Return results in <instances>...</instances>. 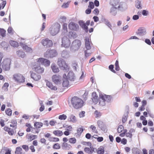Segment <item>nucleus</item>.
Returning a JSON list of instances; mask_svg holds the SVG:
<instances>
[{"label":"nucleus","mask_w":154,"mask_h":154,"mask_svg":"<svg viewBox=\"0 0 154 154\" xmlns=\"http://www.w3.org/2000/svg\"><path fill=\"white\" fill-rule=\"evenodd\" d=\"M51 141L54 142H56L59 141V139L57 137H52L51 138Z\"/></svg>","instance_id":"nucleus-56"},{"label":"nucleus","mask_w":154,"mask_h":154,"mask_svg":"<svg viewBox=\"0 0 154 154\" xmlns=\"http://www.w3.org/2000/svg\"><path fill=\"white\" fill-rule=\"evenodd\" d=\"M9 43L11 46L14 47H17L19 46L18 43L17 42L14 41L10 40Z\"/></svg>","instance_id":"nucleus-31"},{"label":"nucleus","mask_w":154,"mask_h":154,"mask_svg":"<svg viewBox=\"0 0 154 154\" xmlns=\"http://www.w3.org/2000/svg\"><path fill=\"white\" fill-rule=\"evenodd\" d=\"M141 2L140 1H137L136 2L135 6L136 8L138 9L141 8Z\"/></svg>","instance_id":"nucleus-45"},{"label":"nucleus","mask_w":154,"mask_h":154,"mask_svg":"<svg viewBox=\"0 0 154 154\" xmlns=\"http://www.w3.org/2000/svg\"><path fill=\"white\" fill-rule=\"evenodd\" d=\"M97 152L98 154H104V149L101 148H98Z\"/></svg>","instance_id":"nucleus-44"},{"label":"nucleus","mask_w":154,"mask_h":154,"mask_svg":"<svg viewBox=\"0 0 154 154\" xmlns=\"http://www.w3.org/2000/svg\"><path fill=\"white\" fill-rule=\"evenodd\" d=\"M37 136L36 135H29L28 136L27 138L29 141H31L37 138Z\"/></svg>","instance_id":"nucleus-34"},{"label":"nucleus","mask_w":154,"mask_h":154,"mask_svg":"<svg viewBox=\"0 0 154 154\" xmlns=\"http://www.w3.org/2000/svg\"><path fill=\"white\" fill-rule=\"evenodd\" d=\"M37 62L39 63L44 65L47 67L49 66L50 63V61L46 59L43 58H40L36 59Z\"/></svg>","instance_id":"nucleus-12"},{"label":"nucleus","mask_w":154,"mask_h":154,"mask_svg":"<svg viewBox=\"0 0 154 154\" xmlns=\"http://www.w3.org/2000/svg\"><path fill=\"white\" fill-rule=\"evenodd\" d=\"M85 56L86 57H88L91 54L92 52H88L87 50H85Z\"/></svg>","instance_id":"nucleus-62"},{"label":"nucleus","mask_w":154,"mask_h":154,"mask_svg":"<svg viewBox=\"0 0 154 154\" xmlns=\"http://www.w3.org/2000/svg\"><path fill=\"white\" fill-rule=\"evenodd\" d=\"M110 5L112 6L117 7L119 5H123L120 2V0H110Z\"/></svg>","instance_id":"nucleus-19"},{"label":"nucleus","mask_w":154,"mask_h":154,"mask_svg":"<svg viewBox=\"0 0 154 154\" xmlns=\"http://www.w3.org/2000/svg\"><path fill=\"white\" fill-rule=\"evenodd\" d=\"M29 149L31 150L32 152H34L35 150L33 145H31L30 146Z\"/></svg>","instance_id":"nucleus-64"},{"label":"nucleus","mask_w":154,"mask_h":154,"mask_svg":"<svg viewBox=\"0 0 154 154\" xmlns=\"http://www.w3.org/2000/svg\"><path fill=\"white\" fill-rule=\"evenodd\" d=\"M11 60L9 58L5 59L2 63V67L5 70L7 71L10 69V65L11 63Z\"/></svg>","instance_id":"nucleus-7"},{"label":"nucleus","mask_w":154,"mask_h":154,"mask_svg":"<svg viewBox=\"0 0 154 154\" xmlns=\"http://www.w3.org/2000/svg\"><path fill=\"white\" fill-rule=\"evenodd\" d=\"M94 114L96 118H98L100 117L101 115V113L99 112H98L97 110H96L94 112Z\"/></svg>","instance_id":"nucleus-48"},{"label":"nucleus","mask_w":154,"mask_h":154,"mask_svg":"<svg viewBox=\"0 0 154 154\" xmlns=\"http://www.w3.org/2000/svg\"><path fill=\"white\" fill-rule=\"evenodd\" d=\"M57 54V51L54 49L47 50L44 54L45 57L49 58L55 57Z\"/></svg>","instance_id":"nucleus-6"},{"label":"nucleus","mask_w":154,"mask_h":154,"mask_svg":"<svg viewBox=\"0 0 154 154\" xmlns=\"http://www.w3.org/2000/svg\"><path fill=\"white\" fill-rule=\"evenodd\" d=\"M8 32L9 34H13L14 33V31L12 27H9L8 29Z\"/></svg>","instance_id":"nucleus-54"},{"label":"nucleus","mask_w":154,"mask_h":154,"mask_svg":"<svg viewBox=\"0 0 154 154\" xmlns=\"http://www.w3.org/2000/svg\"><path fill=\"white\" fill-rule=\"evenodd\" d=\"M22 149L20 147H17L16 148V151L15 152V154H22Z\"/></svg>","instance_id":"nucleus-38"},{"label":"nucleus","mask_w":154,"mask_h":154,"mask_svg":"<svg viewBox=\"0 0 154 154\" xmlns=\"http://www.w3.org/2000/svg\"><path fill=\"white\" fill-rule=\"evenodd\" d=\"M125 136L127 137H129L130 138H132V135L131 132L125 133Z\"/></svg>","instance_id":"nucleus-57"},{"label":"nucleus","mask_w":154,"mask_h":154,"mask_svg":"<svg viewBox=\"0 0 154 154\" xmlns=\"http://www.w3.org/2000/svg\"><path fill=\"white\" fill-rule=\"evenodd\" d=\"M81 42L79 40L76 39L73 41L72 44V48L74 51L78 50L80 48Z\"/></svg>","instance_id":"nucleus-9"},{"label":"nucleus","mask_w":154,"mask_h":154,"mask_svg":"<svg viewBox=\"0 0 154 154\" xmlns=\"http://www.w3.org/2000/svg\"><path fill=\"white\" fill-rule=\"evenodd\" d=\"M5 113L7 115L9 116H11L12 115V112L11 110L9 108L7 109L5 111Z\"/></svg>","instance_id":"nucleus-43"},{"label":"nucleus","mask_w":154,"mask_h":154,"mask_svg":"<svg viewBox=\"0 0 154 154\" xmlns=\"http://www.w3.org/2000/svg\"><path fill=\"white\" fill-rule=\"evenodd\" d=\"M22 148L26 151H27L29 150V147L26 145H23L22 146Z\"/></svg>","instance_id":"nucleus-61"},{"label":"nucleus","mask_w":154,"mask_h":154,"mask_svg":"<svg viewBox=\"0 0 154 154\" xmlns=\"http://www.w3.org/2000/svg\"><path fill=\"white\" fill-rule=\"evenodd\" d=\"M68 120L69 122L75 123L77 122V119L74 115L71 114L69 117Z\"/></svg>","instance_id":"nucleus-24"},{"label":"nucleus","mask_w":154,"mask_h":154,"mask_svg":"<svg viewBox=\"0 0 154 154\" xmlns=\"http://www.w3.org/2000/svg\"><path fill=\"white\" fill-rule=\"evenodd\" d=\"M43 124L42 122H35L34 123V125L36 128H40L43 126Z\"/></svg>","instance_id":"nucleus-35"},{"label":"nucleus","mask_w":154,"mask_h":154,"mask_svg":"<svg viewBox=\"0 0 154 154\" xmlns=\"http://www.w3.org/2000/svg\"><path fill=\"white\" fill-rule=\"evenodd\" d=\"M62 149L65 150H69L72 148V146L67 143L63 142L61 145Z\"/></svg>","instance_id":"nucleus-20"},{"label":"nucleus","mask_w":154,"mask_h":154,"mask_svg":"<svg viewBox=\"0 0 154 154\" xmlns=\"http://www.w3.org/2000/svg\"><path fill=\"white\" fill-rule=\"evenodd\" d=\"M88 8H90L91 9H92L94 8V5L93 2H89V4L88 6Z\"/></svg>","instance_id":"nucleus-58"},{"label":"nucleus","mask_w":154,"mask_h":154,"mask_svg":"<svg viewBox=\"0 0 154 154\" xmlns=\"http://www.w3.org/2000/svg\"><path fill=\"white\" fill-rule=\"evenodd\" d=\"M111 99L110 96L106 95H102L100 96L99 105L101 106H103L105 105V102H109Z\"/></svg>","instance_id":"nucleus-4"},{"label":"nucleus","mask_w":154,"mask_h":154,"mask_svg":"<svg viewBox=\"0 0 154 154\" xmlns=\"http://www.w3.org/2000/svg\"><path fill=\"white\" fill-rule=\"evenodd\" d=\"M62 57L64 58H68L69 56L68 53L66 51H63L61 53Z\"/></svg>","instance_id":"nucleus-33"},{"label":"nucleus","mask_w":154,"mask_h":154,"mask_svg":"<svg viewBox=\"0 0 154 154\" xmlns=\"http://www.w3.org/2000/svg\"><path fill=\"white\" fill-rule=\"evenodd\" d=\"M52 82L55 84L58 85L60 83L61 81V76L58 74L53 75L51 77Z\"/></svg>","instance_id":"nucleus-13"},{"label":"nucleus","mask_w":154,"mask_h":154,"mask_svg":"<svg viewBox=\"0 0 154 154\" xmlns=\"http://www.w3.org/2000/svg\"><path fill=\"white\" fill-rule=\"evenodd\" d=\"M17 54L18 57L23 58L25 56L26 54L25 53L22 51H18L16 52Z\"/></svg>","instance_id":"nucleus-29"},{"label":"nucleus","mask_w":154,"mask_h":154,"mask_svg":"<svg viewBox=\"0 0 154 154\" xmlns=\"http://www.w3.org/2000/svg\"><path fill=\"white\" fill-rule=\"evenodd\" d=\"M11 124L10 125L11 127H15L17 126V122L15 120H12L11 121Z\"/></svg>","instance_id":"nucleus-40"},{"label":"nucleus","mask_w":154,"mask_h":154,"mask_svg":"<svg viewBox=\"0 0 154 154\" xmlns=\"http://www.w3.org/2000/svg\"><path fill=\"white\" fill-rule=\"evenodd\" d=\"M70 42L69 39L66 36L63 37L62 39V45L65 48L69 47L70 45Z\"/></svg>","instance_id":"nucleus-14"},{"label":"nucleus","mask_w":154,"mask_h":154,"mask_svg":"<svg viewBox=\"0 0 154 154\" xmlns=\"http://www.w3.org/2000/svg\"><path fill=\"white\" fill-rule=\"evenodd\" d=\"M71 102L72 107L75 109L82 108L84 104V102L82 99L76 96H74L72 98Z\"/></svg>","instance_id":"nucleus-1"},{"label":"nucleus","mask_w":154,"mask_h":154,"mask_svg":"<svg viewBox=\"0 0 154 154\" xmlns=\"http://www.w3.org/2000/svg\"><path fill=\"white\" fill-rule=\"evenodd\" d=\"M51 68L52 71L54 73H58L60 71L59 68L55 64H52Z\"/></svg>","instance_id":"nucleus-26"},{"label":"nucleus","mask_w":154,"mask_h":154,"mask_svg":"<svg viewBox=\"0 0 154 154\" xmlns=\"http://www.w3.org/2000/svg\"><path fill=\"white\" fill-rule=\"evenodd\" d=\"M123 5H119L117 7L112 6L110 8V13L113 15L115 16L117 13V9L121 11L123 9Z\"/></svg>","instance_id":"nucleus-8"},{"label":"nucleus","mask_w":154,"mask_h":154,"mask_svg":"<svg viewBox=\"0 0 154 154\" xmlns=\"http://www.w3.org/2000/svg\"><path fill=\"white\" fill-rule=\"evenodd\" d=\"M84 129L82 128H78L77 130V133L78 135H81Z\"/></svg>","instance_id":"nucleus-51"},{"label":"nucleus","mask_w":154,"mask_h":154,"mask_svg":"<svg viewBox=\"0 0 154 154\" xmlns=\"http://www.w3.org/2000/svg\"><path fill=\"white\" fill-rule=\"evenodd\" d=\"M98 97L96 92H93L92 94L91 99L94 104L97 103L98 102Z\"/></svg>","instance_id":"nucleus-22"},{"label":"nucleus","mask_w":154,"mask_h":154,"mask_svg":"<svg viewBox=\"0 0 154 154\" xmlns=\"http://www.w3.org/2000/svg\"><path fill=\"white\" fill-rule=\"evenodd\" d=\"M84 151L89 154H91L94 151V149H91L89 147H85L84 149Z\"/></svg>","instance_id":"nucleus-32"},{"label":"nucleus","mask_w":154,"mask_h":154,"mask_svg":"<svg viewBox=\"0 0 154 154\" xmlns=\"http://www.w3.org/2000/svg\"><path fill=\"white\" fill-rule=\"evenodd\" d=\"M6 2L5 1H3L1 4L0 3V11L1 9L4 8L6 4Z\"/></svg>","instance_id":"nucleus-50"},{"label":"nucleus","mask_w":154,"mask_h":154,"mask_svg":"<svg viewBox=\"0 0 154 154\" xmlns=\"http://www.w3.org/2000/svg\"><path fill=\"white\" fill-rule=\"evenodd\" d=\"M67 79L70 81H74L75 79L74 73L72 71L69 72L67 75Z\"/></svg>","instance_id":"nucleus-21"},{"label":"nucleus","mask_w":154,"mask_h":154,"mask_svg":"<svg viewBox=\"0 0 154 154\" xmlns=\"http://www.w3.org/2000/svg\"><path fill=\"white\" fill-rule=\"evenodd\" d=\"M57 123L56 121L53 119L50 121L49 122V124L51 126H54Z\"/></svg>","instance_id":"nucleus-53"},{"label":"nucleus","mask_w":154,"mask_h":154,"mask_svg":"<svg viewBox=\"0 0 154 154\" xmlns=\"http://www.w3.org/2000/svg\"><path fill=\"white\" fill-rule=\"evenodd\" d=\"M62 85L64 88H67L69 86V82L67 79H63Z\"/></svg>","instance_id":"nucleus-28"},{"label":"nucleus","mask_w":154,"mask_h":154,"mask_svg":"<svg viewBox=\"0 0 154 154\" xmlns=\"http://www.w3.org/2000/svg\"><path fill=\"white\" fill-rule=\"evenodd\" d=\"M41 43L43 46L47 48L51 47L53 45L52 41L48 38L43 39Z\"/></svg>","instance_id":"nucleus-11"},{"label":"nucleus","mask_w":154,"mask_h":154,"mask_svg":"<svg viewBox=\"0 0 154 154\" xmlns=\"http://www.w3.org/2000/svg\"><path fill=\"white\" fill-rule=\"evenodd\" d=\"M67 24L66 23H64L63 26V28L64 30L67 32Z\"/></svg>","instance_id":"nucleus-60"},{"label":"nucleus","mask_w":154,"mask_h":154,"mask_svg":"<svg viewBox=\"0 0 154 154\" xmlns=\"http://www.w3.org/2000/svg\"><path fill=\"white\" fill-rule=\"evenodd\" d=\"M115 70L116 71H119L120 70V68L119 66V61L118 60H116L115 63Z\"/></svg>","instance_id":"nucleus-41"},{"label":"nucleus","mask_w":154,"mask_h":154,"mask_svg":"<svg viewBox=\"0 0 154 154\" xmlns=\"http://www.w3.org/2000/svg\"><path fill=\"white\" fill-rule=\"evenodd\" d=\"M79 23L80 26L86 32H88V27L86 25L84 21L82 20H80L79 22Z\"/></svg>","instance_id":"nucleus-25"},{"label":"nucleus","mask_w":154,"mask_h":154,"mask_svg":"<svg viewBox=\"0 0 154 154\" xmlns=\"http://www.w3.org/2000/svg\"><path fill=\"white\" fill-rule=\"evenodd\" d=\"M90 128L92 129L93 132L96 134L98 133V131L96 129V128L94 126L91 125L90 126Z\"/></svg>","instance_id":"nucleus-46"},{"label":"nucleus","mask_w":154,"mask_h":154,"mask_svg":"<svg viewBox=\"0 0 154 154\" xmlns=\"http://www.w3.org/2000/svg\"><path fill=\"white\" fill-rule=\"evenodd\" d=\"M57 64L60 68L63 69H69V67L68 64L63 59L58 58L57 61Z\"/></svg>","instance_id":"nucleus-5"},{"label":"nucleus","mask_w":154,"mask_h":154,"mask_svg":"<svg viewBox=\"0 0 154 154\" xmlns=\"http://www.w3.org/2000/svg\"><path fill=\"white\" fill-rule=\"evenodd\" d=\"M9 85L8 83H5L2 87V89L4 91H7L8 90V87Z\"/></svg>","instance_id":"nucleus-39"},{"label":"nucleus","mask_w":154,"mask_h":154,"mask_svg":"<svg viewBox=\"0 0 154 154\" xmlns=\"http://www.w3.org/2000/svg\"><path fill=\"white\" fill-rule=\"evenodd\" d=\"M4 129L5 131L8 132V134L10 135H12L14 133V132L13 129L9 128L8 127L5 126Z\"/></svg>","instance_id":"nucleus-27"},{"label":"nucleus","mask_w":154,"mask_h":154,"mask_svg":"<svg viewBox=\"0 0 154 154\" xmlns=\"http://www.w3.org/2000/svg\"><path fill=\"white\" fill-rule=\"evenodd\" d=\"M68 27L69 29L73 31H77L79 29L78 25L72 22L69 23Z\"/></svg>","instance_id":"nucleus-15"},{"label":"nucleus","mask_w":154,"mask_h":154,"mask_svg":"<svg viewBox=\"0 0 154 154\" xmlns=\"http://www.w3.org/2000/svg\"><path fill=\"white\" fill-rule=\"evenodd\" d=\"M47 86L52 90L56 91L57 90V88L56 86H54L52 83L49 81L45 80Z\"/></svg>","instance_id":"nucleus-18"},{"label":"nucleus","mask_w":154,"mask_h":154,"mask_svg":"<svg viewBox=\"0 0 154 154\" xmlns=\"http://www.w3.org/2000/svg\"><path fill=\"white\" fill-rule=\"evenodd\" d=\"M85 112L84 111H82L79 114V116L80 118H82L84 117L85 116Z\"/></svg>","instance_id":"nucleus-63"},{"label":"nucleus","mask_w":154,"mask_h":154,"mask_svg":"<svg viewBox=\"0 0 154 154\" xmlns=\"http://www.w3.org/2000/svg\"><path fill=\"white\" fill-rule=\"evenodd\" d=\"M13 80L17 83L20 84L25 82V78L23 75L20 73H16L13 75Z\"/></svg>","instance_id":"nucleus-2"},{"label":"nucleus","mask_w":154,"mask_h":154,"mask_svg":"<svg viewBox=\"0 0 154 154\" xmlns=\"http://www.w3.org/2000/svg\"><path fill=\"white\" fill-rule=\"evenodd\" d=\"M32 69L34 71L39 74L43 73L45 70V69L43 67H42L40 65H37L35 64L33 66Z\"/></svg>","instance_id":"nucleus-10"},{"label":"nucleus","mask_w":154,"mask_h":154,"mask_svg":"<svg viewBox=\"0 0 154 154\" xmlns=\"http://www.w3.org/2000/svg\"><path fill=\"white\" fill-rule=\"evenodd\" d=\"M76 139L75 137H72L69 139V142L71 144H74L76 143Z\"/></svg>","instance_id":"nucleus-37"},{"label":"nucleus","mask_w":154,"mask_h":154,"mask_svg":"<svg viewBox=\"0 0 154 154\" xmlns=\"http://www.w3.org/2000/svg\"><path fill=\"white\" fill-rule=\"evenodd\" d=\"M103 22L109 28L111 29L112 27L110 23L107 20L105 19H103Z\"/></svg>","instance_id":"nucleus-36"},{"label":"nucleus","mask_w":154,"mask_h":154,"mask_svg":"<svg viewBox=\"0 0 154 154\" xmlns=\"http://www.w3.org/2000/svg\"><path fill=\"white\" fill-rule=\"evenodd\" d=\"M30 73L31 78L34 80L38 81L41 79V76L40 75L35 73L32 71H30Z\"/></svg>","instance_id":"nucleus-16"},{"label":"nucleus","mask_w":154,"mask_h":154,"mask_svg":"<svg viewBox=\"0 0 154 154\" xmlns=\"http://www.w3.org/2000/svg\"><path fill=\"white\" fill-rule=\"evenodd\" d=\"M123 129L124 127L123 125H120L117 129V131L119 133H120L123 131Z\"/></svg>","instance_id":"nucleus-49"},{"label":"nucleus","mask_w":154,"mask_h":154,"mask_svg":"<svg viewBox=\"0 0 154 154\" xmlns=\"http://www.w3.org/2000/svg\"><path fill=\"white\" fill-rule=\"evenodd\" d=\"M99 10L97 8H95L93 11V13L96 15H97L99 14Z\"/></svg>","instance_id":"nucleus-59"},{"label":"nucleus","mask_w":154,"mask_h":154,"mask_svg":"<svg viewBox=\"0 0 154 154\" xmlns=\"http://www.w3.org/2000/svg\"><path fill=\"white\" fill-rule=\"evenodd\" d=\"M109 69L114 73H116V72L114 69V66L113 65H110L109 66Z\"/></svg>","instance_id":"nucleus-52"},{"label":"nucleus","mask_w":154,"mask_h":154,"mask_svg":"<svg viewBox=\"0 0 154 154\" xmlns=\"http://www.w3.org/2000/svg\"><path fill=\"white\" fill-rule=\"evenodd\" d=\"M20 45L22 48L26 52H31L32 51V49L31 48L29 47L25 44L22 42H20Z\"/></svg>","instance_id":"nucleus-17"},{"label":"nucleus","mask_w":154,"mask_h":154,"mask_svg":"<svg viewBox=\"0 0 154 154\" xmlns=\"http://www.w3.org/2000/svg\"><path fill=\"white\" fill-rule=\"evenodd\" d=\"M60 28V25L58 23H55L50 28V32L52 35H55L59 31Z\"/></svg>","instance_id":"nucleus-3"},{"label":"nucleus","mask_w":154,"mask_h":154,"mask_svg":"<svg viewBox=\"0 0 154 154\" xmlns=\"http://www.w3.org/2000/svg\"><path fill=\"white\" fill-rule=\"evenodd\" d=\"M53 148L54 149H60V146L59 143H57L54 145Z\"/></svg>","instance_id":"nucleus-47"},{"label":"nucleus","mask_w":154,"mask_h":154,"mask_svg":"<svg viewBox=\"0 0 154 154\" xmlns=\"http://www.w3.org/2000/svg\"><path fill=\"white\" fill-rule=\"evenodd\" d=\"M67 116L66 115L64 114L60 115L58 116V119L60 120H65Z\"/></svg>","instance_id":"nucleus-42"},{"label":"nucleus","mask_w":154,"mask_h":154,"mask_svg":"<svg viewBox=\"0 0 154 154\" xmlns=\"http://www.w3.org/2000/svg\"><path fill=\"white\" fill-rule=\"evenodd\" d=\"M85 47L87 50H89L91 49L90 46L91 42L90 41V39L88 37H86L85 39Z\"/></svg>","instance_id":"nucleus-23"},{"label":"nucleus","mask_w":154,"mask_h":154,"mask_svg":"<svg viewBox=\"0 0 154 154\" xmlns=\"http://www.w3.org/2000/svg\"><path fill=\"white\" fill-rule=\"evenodd\" d=\"M53 133L55 135L59 137L61 136L63 134V132L59 130H56L54 131L53 132Z\"/></svg>","instance_id":"nucleus-30"},{"label":"nucleus","mask_w":154,"mask_h":154,"mask_svg":"<svg viewBox=\"0 0 154 154\" xmlns=\"http://www.w3.org/2000/svg\"><path fill=\"white\" fill-rule=\"evenodd\" d=\"M0 32L1 35L2 37H4L5 35L6 31L3 29H0Z\"/></svg>","instance_id":"nucleus-55"}]
</instances>
